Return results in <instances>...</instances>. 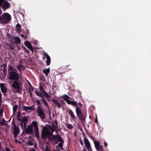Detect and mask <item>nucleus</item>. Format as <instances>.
Listing matches in <instances>:
<instances>
[{"label":"nucleus","mask_w":151,"mask_h":151,"mask_svg":"<svg viewBox=\"0 0 151 151\" xmlns=\"http://www.w3.org/2000/svg\"><path fill=\"white\" fill-rule=\"evenodd\" d=\"M61 98L65 100L68 104L76 107V111L77 116L78 118L81 121L82 123L84 124L86 119V117L81 110V108L83 107V105L80 102L78 103L76 101H70L69 99L72 100H73V99L66 94L62 96Z\"/></svg>","instance_id":"nucleus-1"},{"label":"nucleus","mask_w":151,"mask_h":151,"mask_svg":"<svg viewBox=\"0 0 151 151\" xmlns=\"http://www.w3.org/2000/svg\"><path fill=\"white\" fill-rule=\"evenodd\" d=\"M25 51H26L27 52H28V50L26 48H25Z\"/></svg>","instance_id":"nucleus-60"},{"label":"nucleus","mask_w":151,"mask_h":151,"mask_svg":"<svg viewBox=\"0 0 151 151\" xmlns=\"http://www.w3.org/2000/svg\"><path fill=\"white\" fill-rule=\"evenodd\" d=\"M21 36L22 37H24V35L23 34H21Z\"/></svg>","instance_id":"nucleus-57"},{"label":"nucleus","mask_w":151,"mask_h":151,"mask_svg":"<svg viewBox=\"0 0 151 151\" xmlns=\"http://www.w3.org/2000/svg\"><path fill=\"white\" fill-rule=\"evenodd\" d=\"M37 111L38 116L41 118L42 120L45 119L46 118L45 113L43 110L40 106L37 107Z\"/></svg>","instance_id":"nucleus-7"},{"label":"nucleus","mask_w":151,"mask_h":151,"mask_svg":"<svg viewBox=\"0 0 151 151\" xmlns=\"http://www.w3.org/2000/svg\"><path fill=\"white\" fill-rule=\"evenodd\" d=\"M35 48L34 47H30V48H29V49H30L32 52H33V50Z\"/></svg>","instance_id":"nucleus-44"},{"label":"nucleus","mask_w":151,"mask_h":151,"mask_svg":"<svg viewBox=\"0 0 151 151\" xmlns=\"http://www.w3.org/2000/svg\"><path fill=\"white\" fill-rule=\"evenodd\" d=\"M94 143L96 149V150H98V147L100 145L99 142L97 141H94Z\"/></svg>","instance_id":"nucleus-26"},{"label":"nucleus","mask_w":151,"mask_h":151,"mask_svg":"<svg viewBox=\"0 0 151 151\" xmlns=\"http://www.w3.org/2000/svg\"><path fill=\"white\" fill-rule=\"evenodd\" d=\"M43 53L47 58L46 60V65L47 66H49L50 65L51 62L50 57L47 53L45 52H43Z\"/></svg>","instance_id":"nucleus-16"},{"label":"nucleus","mask_w":151,"mask_h":151,"mask_svg":"<svg viewBox=\"0 0 151 151\" xmlns=\"http://www.w3.org/2000/svg\"><path fill=\"white\" fill-rule=\"evenodd\" d=\"M60 101L61 104H62L64 105H66L65 103L63 100H60Z\"/></svg>","instance_id":"nucleus-35"},{"label":"nucleus","mask_w":151,"mask_h":151,"mask_svg":"<svg viewBox=\"0 0 151 151\" xmlns=\"http://www.w3.org/2000/svg\"><path fill=\"white\" fill-rule=\"evenodd\" d=\"M45 57H43V60H45Z\"/></svg>","instance_id":"nucleus-63"},{"label":"nucleus","mask_w":151,"mask_h":151,"mask_svg":"<svg viewBox=\"0 0 151 151\" xmlns=\"http://www.w3.org/2000/svg\"><path fill=\"white\" fill-rule=\"evenodd\" d=\"M20 130L18 127H17L15 124H14V132L13 134L14 138H16L17 136L19 133Z\"/></svg>","instance_id":"nucleus-13"},{"label":"nucleus","mask_w":151,"mask_h":151,"mask_svg":"<svg viewBox=\"0 0 151 151\" xmlns=\"http://www.w3.org/2000/svg\"><path fill=\"white\" fill-rule=\"evenodd\" d=\"M88 151H92V150L91 148V146H88L87 147H86Z\"/></svg>","instance_id":"nucleus-37"},{"label":"nucleus","mask_w":151,"mask_h":151,"mask_svg":"<svg viewBox=\"0 0 151 151\" xmlns=\"http://www.w3.org/2000/svg\"><path fill=\"white\" fill-rule=\"evenodd\" d=\"M17 67L18 69L19 70L20 73L21 72V69H22L23 70H24L25 69L24 66L23 65H22L20 63H19Z\"/></svg>","instance_id":"nucleus-18"},{"label":"nucleus","mask_w":151,"mask_h":151,"mask_svg":"<svg viewBox=\"0 0 151 151\" xmlns=\"http://www.w3.org/2000/svg\"><path fill=\"white\" fill-rule=\"evenodd\" d=\"M32 127L33 126L34 127V130L38 129V123L36 121L32 122L31 124Z\"/></svg>","instance_id":"nucleus-20"},{"label":"nucleus","mask_w":151,"mask_h":151,"mask_svg":"<svg viewBox=\"0 0 151 151\" xmlns=\"http://www.w3.org/2000/svg\"><path fill=\"white\" fill-rule=\"evenodd\" d=\"M15 142H19V141L17 139H15Z\"/></svg>","instance_id":"nucleus-56"},{"label":"nucleus","mask_w":151,"mask_h":151,"mask_svg":"<svg viewBox=\"0 0 151 151\" xmlns=\"http://www.w3.org/2000/svg\"><path fill=\"white\" fill-rule=\"evenodd\" d=\"M50 68L47 69H44L42 70V72L45 74L46 76H48V74L50 72Z\"/></svg>","instance_id":"nucleus-25"},{"label":"nucleus","mask_w":151,"mask_h":151,"mask_svg":"<svg viewBox=\"0 0 151 151\" xmlns=\"http://www.w3.org/2000/svg\"><path fill=\"white\" fill-rule=\"evenodd\" d=\"M61 129L60 128L58 129H56L55 130V131L56 133H58L59 131Z\"/></svg>","instance_id":"nucleus-45"},{"label":"nucleus","mask_w":151,"mask_h":151,"mask_svg":"<svg viewBox=\"0 0 151 151\" xmlns=\"http://www.w3.org/2000/svg\"><path fill=\"white\" fill-rule=\"evenodd\" d=\"M68 113L70 115L71 117L73 119L76 118V117L74 115L72 110L70 109H69L68 110Z\"/></svg>","instance_id":"nucleus-19"},{"label":"nucleus","mask_w":151,"mask_h":151,"mask_svg":"<svg viewBox=\"0 0 151 151\" xmlns=\"http://www.w3.org/2000/svg\"><path fill=\"white\" fill-rule=\"evenodd\" d=\"M51 101L53 102L54 104L56 105L59 108H60V107H63V106L60 105V103L56 99H52Z\"/></svg>","instance_id":"nucleus-17"},{"label":"nucleus","mask_w":151,"mask_h":151,"mask_svg":"<svg viewBox=\"0 0 151 151\" xmlns=\"http://www.w3.org/2000/svg\"><path fill=\"white\" fill-rule=\"evenodd\" d=\"M67 127L68 129H71L73 127L72 125L70 124H68L67 125Z\"/></svg>","instance_id":"nucleus-33"},{"label":"nucleus","mask_w":151,"mask_h":151,"mask_svg":"<svg viewBox=\"0 0 151 151\" xmlns=\"http://www.w3.org/2000/svg\"><path fill=\"white\" fill-rule=\"evenodd\" d=\"M15 69L11 66L9 65L8 66V72H11L10 71H14Z\"/></svg>","instance_id":"nucleus-30"},{"label":"nucleus","mask_w":151,"mask_h":151,"mask_svg":"<svg viewBox=\"0 0 151 151\" xmlns=\"http://www.w3.org/2000/svg\"><path fill=\"white\" fill-rule=\"evenodd\" d=\"M36 101L37 103V104L39 105L41 104L39 100H36Z\"/></svg>","instance_id":"nucleus-42"},{"label":"nucleus","mask_w":151,"mask_h":151,"mask_svg":"<svg viewBox=\"0 0 151 151\" xmlns=\"http://www.w3.org/2000/svg\"><path fill=\"white\" fill-rule=\"evenodd\" d=\"M45 151H50V149L48 148L47 146L45 147Z\"/></svg>","instance_id":"nucleus-43"},{"label":"nucleus","mask_w":151,"mask_h":151,"mask_svg":"<svg viewBox=\"0 0 151 151\" xmlns=\"http://www.w3.org/2000/svg\"><path fill=\"white\" fill-rule=\"evenodd\" d=\"M18 80H15L14 81H11L13 83L12 85L13 88L12 91L14 92H16L18 93H21L22 91V83L20 81H19Z\"/></svg>","instance_id":"nucleus-3"},{"label":"nucleus","mask_w":151,"mask_h":151,"mask_svg":"<svg viewBox=\"0 0 151 151\" xmlns=\"http://www.w3.org/2000/svg\"><path fill=\"white\" fill-rule=\"evenodd\" d=\"M29 93L30 94V96L31 97H32V92L31 91V90H30L29 91Z\"/></svg>","instance_id":"nucleus-47"},{"label":"nucleus","mask_w":151,"mask_h":151,"mask_svg":"<svg viewBox=\"0 0 151 151\" xmlns=\"http://www.w3.org/2000/svg\"><path fill=\"white\" fill-rule=\"evenodd\" d=\"M39 89L41 92L46 97V99L48 101H49L48 98H50L51 96L49 95L45 90L43 86L42 85H40L39 86Z\"/></svg>","instance_id":"nucleus-10"},{"label":"nucleus","mask_w":151,"mask_h":151,"mask_svg":"<svg viewBox=\"0 0 151 151\" xmlns=\"http://www.w3.org/2000/svg\"><path fill=\"white\" fill-rule=\"evenodd\" d=\"M24 45L28 48H30L32 47L30 42L28 41H26L24 42Z\"/></svg>","instance_id":"nucleus-24"},{"label":"nucleus","mask_w":151,"mask_h":151,"mask_svg":"<svg viewBox=\"0 0 151 151\" xmlns=\"http://www.w3.org/2000/svg\"><path fill=\"white\" fill-rule=\"evenodd\" d=\"M54 141H55L53 143L54 145L57 144L58 143V142H59V141H58V140L56 139Z\"/></svg>","instance_id":"nucleus-39"},{"label":"nucleus","mask_w":151,"mask_h":151,"mask_svg":"<svg viewBox=\"0 0 151 151\" xmlns=\"http://www.w3.org/2000/svg\"><path fill=\"white\" fill-rule=\"evenodd\" d=\"M1 7H0V15H1V14H2V11L1 9Z\"/></svg>","instance_id":"nucleus-53"},{"label":"nucleus","mask_w":151,"mask_h":151,"mask_svg":"<svg viewBox=\"0 0 151 151\" xmlns=\"http://www.w3.org/2000/svg\"><path fill=\"white\" fill-rule=\"evenodd\" d=\"M5 122V120L4 119H3L0 122V125L3 126L4 124V122Z\"/></svg>","instance_id":"nucleus-31"},{"label":"nucleus","mask_w":151,"mask_h":151,"mask_svg":"<svg viewBox=\"0 0 151 151\" xmlns=\"http://www.w3.org/2000/svg\"><path fill=\"white\" fill-rule=\"evenodd\" d=\"M4 68H6V63H4L3 64Z\"/></svg>","instance_id":"nucleus-49"},{"label":"nucleus","mask_w":151,"mask_h":151,"mask_svg":"<svg viewBox=\"0 0 151 151\" xmlns=\"http://www.w3.org/2000/svg\"><path fill=\"white\" fill-rule=\"evenodd\" d=\"M55 124L56 125H58V122L56 120H55Z\"/></svg>","instance_id":"nucleus-54"},{"label":"nucleus","mask_w":151,"mask_h":151,"mask_svg":"<svg viewBox=\"0 0 151 151\" xmlns=\"http://www.w3.org/2000/svg\"><path fill=\"white\" fill-rule=\"evenodd\" d=\"M26 144L29 146H32L33 145V142L30 141L27 142Z\"/></svg>","instance_id":"nucleus-32"},{"label":"nucleus","mask_w":151,"mask_h":151,"mask_svg":"<svg viewBox=\"0 0 151 151\" xmlns=\"http://www.w3.org/2000/svg\"><path fill=\"white\" fill-rule=\"evenodd\" d=\"M21 116V112L20 111H18L17 113V120L19 121H20V117Z\"/></svg>","instance_id":"nucleus-28"},{"label":"nucleus","mask_w":151,"mask_h":151,"mask_svg":"<svg viewBox=\"0 0 151 151\" xmlns=\"http://www.w3.org/2000/svg\"><path fill=\"white\" fill-rule=\"evenodd\" d=\"M11 16L8 13H4L2 16L1 23L6 24L8 23L11 20Z\"/></svg>","instance_id":"nucleus-6"},{"label":"nucleus","mask_w":151,"mask_h":151,"mask_svg":"<svg viewBox=\"0 0 151 151\" xmlns=\"http://www.w3.org/2000/svg\"><path fill=\"white\" fill-rule=\"evenodd\" d=\"M3 72L5 75H6L7 73V69L6 68H4L3 70Z\"/></svg>","instance_id":"nucleus-36"},{"label":"nucleus","mask_w":151,"mask_h":151,"mask_svg":"<svg viewBox=\"0 0 151 151\" xmlns=\"http://www.w3.org/2000/svg\"><path fill=\"white\" fill-rule=\"evenodd\" d=\"M5 0H0V7H1L2 6L3 3Z\"/></svg>","instance_id":"nucleus-40"},{"label":"nucleus","mask_w":151,"mask_h":151,"mask_svg":"<svg viewBox=\"0 0 151 151\" xmlns=\"http://www.w3.org/2000/svg\"><path fill=\"white\" fill-rule=\"evenodd\" d=\"M52 127L55 129V130L57 129L58 128V125H55L54 124H53L52 125Z\"/></svg>","instance_id":"nucleus-34"},{"label":"nucleus","mask_w":151,"mask_h":151,"mask_svg":"<svg viewBox=\"0 0 151 151\" xmlns=\"http://www.w3.org/2000/svg\"><path fill=\"white\" fill-rule=\"evenodd\" d=\"M14 39L15 43L16 44H20L21 42V41L19 38L18 37H14Z\"/></svg>","instance_id":"nucleus-27"},{"label":"nucleus","mask_w":151,"mask_h":151,"mask_svg":"<svg viewBox=\"0 0 151 151\" xmlns=\"http://www.w3.org/2000/svg\"><path fill=\"white\" fill-rule=\"evenodd\" d=\"M40 80H42L43 81H45V78L44 76H41L40 77Z\"/></svg>","instance_id":"nucleus-38"},{"label":"nucleus","mask_w":151,"mask_h":151,"mask_svg":"<svg viewBox=\"0 0 151 151\" xmlns=\"http://www.w3.org/2000/svg\"><path fill=\"white\" fill-rule=\"evenodd\" d=\"M30 90H31V91H34V89L33 88V87H32V88L30 89Z\"/></svg>","instance_id":"nucleus-55"},{"label":"nucleus","mask_w":151,"mask_h":151,"mask_svg":"<svg viewBox=\"0 0 151 151\" xmlns=\"http://www.w3.org/2000/svg\"><path fill=\"white\" fill-rule=\"evenodd\" d=\"M34 131L35 133V136L36 138L39 139H40V135L39 133V129H36L34 130Z\"/></svg>","instance_id":"nucleus-23"},{"label":"nucleus","mask_w":151,"mask_h":151,"mask_svg":"<svg viewBox=\"0 0 151 151\" xmlns=\"http://www.w3.org/2000/svg\"><path fill=\"white\" fill-rule=\"evenodd\" d=\"M18 108V105L17 104L15 105L13 107V114L17 112V110Z\"/></svg>","instance_id":"nucleus-29"},{"label":"nucleus","mask_w":151,"mask_h":151,"mask_svg":"<svg viewBox=\"0 0 151 151\" xmlns=\"http://www.w3.org/2000/svg\"><path fill=\"white\" fill-rule=\"evenodd\" d=\"M96 118L95 120V122L97 123V124H98V119H97V116L96 115Z\"/></svg>","instance_id":"nucleus-46"},{"label":"nucleus","mask_w":151,"mask_h":151,"mask_svg":"<svg viewBox=\"0 0 151 151\" xmlns=\"http://www.w3.org/2000/svg\"><path fill=\"white\" fill-rule=\"evenodd\" d=\"M104 145L105 147H106L107 146V143L105 141L104 142Z\"/></svg>","instance_id":"nucleus-50"},{"label":"nucleus","mask_w":151,"mask_h":151,"mask_svg":"<svg viewBox=\"0 0 151 151\" xmlns=\"http://www.w3.org/2000/svg\"><path fill=\"white\" fill-rule=\"evenodd\" d=\"M21 122L20 126L21 128L22 129H25L27 127V123L28 122V119L26 116L23 117L22 119H20Z\"/></svg>","instance_id":"nucleus-9"},{"label":"nucleus","mask_w":151,"mask_h":151,"mask_svg":"<svg viewBox=\"0 0 151 151\" xmlns=\"http://www.w3.org/2000/svg\"><path fill=\"white\" fill-rule=\"evenodd\" d=\"M80 143L82 145H83V142L81 139H80Z\"/></svg>","instance_id":"nucleus-52"},{"label":"nucleus","mask_w":151,"mask_h":151,"mask_svg":"<svg viewBox=\"0 0 151 151\" xmlns=\"http://www.w3.org/2000/svg\"><path fill=\"white\" fill-rule=\"evenodd\" d=\"M98 150H103V146L101 145H99V146L98 147Z\"/></svg>","instance_id":"nucleus-41"},{"label":"nucleus","mask_w":151,"mask_h":151,"mask_svg":"<svg viewBox=\"0 0 151 151\" xmlns=\"http://www.w3.org/2000/svg\"><path fill=\"white\" fill-rule=\"evenodd\" d=\"M83 151H87V150L85 148H84L83 150Z\"/></svg>","instance_id":"nucleus-58"},{"label":"nucleus","mask_w":151,"mask_h":151,"mask_svg":"<svg viewBox=\"0 0 151 151\" xmlns=\"http://www.w3.org/2000/svg\"><path fill=\"white\" fill-rule=\"evenodd\" d=\"M10 7V4L7 1L5 0L1 6V7L4 11H5L7 9L9 8Z\"/></svg>","instance_id":"nucleus-11"},{"label":"nucleus","mask_w":151,"mask_h":151,"mask_svg":"<svg viewBox=\"0 0 151 151\" xmlns=\"http://www.w3.org/2000/svg\"><path fill=\"white\" fill-rule=\"evenodd\" d=\"M56 139H57V140H58V141L60 142L58 144V146L61 149L63 150V147L64 144V141L59 134H57L56 136L53 135L52 138L51 139V141L49 142H53L54 141L56 140Z\"/></svg>","instance_id":"nucleus-4"},{"label":"nucleus","mask_w":151,"mask_h":151,"mask_svg":"<svg viewBox=\"0 0 151 151\" xmlns=\"http://www.w3.org/2000/svg\"><path fill=\"white\" fill-rule=\"evenodd\" d=\"M0 87L1 92L4 93H6L7 92V88L5 87V85L3 83H0Z\"/></svg>","instance_id":"nucleus-15"},{"label":"nucleus","mask_w":151,"mask_h":151,"mask_svg":"<svg viewBox=\"0 0 151 151\" xmlns=\"http://www.w3.org/2000/svg\"><path fill=\"white\" fill-rule=\"evenodd\" d=\"M16 28L15 30L16 32H20L21 31V26L19 24H17L16 25Z\"/></svg>","instance_id":"nucleus-21"},{"label":"nucleus","mask_w":151,"mask_h":151,"mask_svg":"<svg viewBox=\"0 0 151 151\" xmlns=\"http://www.w3.org/2000/svg\"><path fill=\"white\" fill-rule=\"evenodd\" d=\"M22 107L23 108V111H25L29 113L31 111H29V110H31L33 111L34 110V109L32 106H22Z\"/></svg>","instance_id":"nucleus-14"},{"label":"nucleus","mask_w":151,"mask_h":151,"mask_svg":"<svg viewBox=\"0 0 151 151\" xmlns=\"http://www.w3.org/2000/svg\"><path fill=\"white\" fill-rule=\"evenodd\" d=\"M84 142L86 147L91 146L90 144L88 139L85 137L84 139Z\"/></svg>","instance_id":"nucleus-22"},{"label":"nucleus","mask_w":151,"mask_h":151,"mask_svg":"<svg viewBox=\"0 0 151 151\" xmlns=\"http://www.w3.org/2000/svg\"><path fill=\"white\" fill-rule=\"evenodd\" d=\"M25 133L28 134H32L33 133V127L32 124L28 125L25 129Z\"/></svg>","instance_id":"nucleus-12"},{"label":"nucleus","mask_w":151,"mask_h":151,"mask_svg":"<svg viewBox=\"0 0 151 151\" xmlns=\"http://www.w3.org/2000/svg\"><path fill=\"white\" fill-rule=\"evenodd\" d=\"M29 86H30L31 87H32V85H31V84L30 83H29Z\"/></svg>","instance_id":"nucleus-61"},{"label":"nucleus","mask_w":151,"mask_h":151,"mask_svg":"<svg viewBox=\"0 0 151 151\" xmlns=\"http://www.w3.org/2000/svg\"><path fill=\"white\" fill-rule=\"evenodd\" d=\"M8 78L12 80H18L19 79V74L18 72L15 71H11L8 73Z\"/></svg>","instance_id":"nucleus-5"},{"label":"nucleus","mask_w":151,"mask_h":151,"mask_svg":"<svg viewBox=\"0 0 151 151\" xmlns=\"http://www.w3.org/2000/svg\"><path fill=\"white\" fill-rule=\"evenodd\" d=\"M50 129L51 131L48 130L47 127L43 128L41 131V137L43 139H46L47 138L49 142L52 138L53 135L55 136L53 134V133L55 131V129L50 126Z\"/></svg>","instance_id":"nucleus-2"},{"label":"nucleus","mask_w":151,"mask_h":151,"mask_svg":"<svg viewBox=\"0 0 151 151\" xmlns=\"http://www.w3.org/2000/svg\"><path fill=\"white\" fill-rule=\"evenodd\" d=\"M98 151H103V150H97Z\"/></svg>","instance_id":"nucleus-59"},{"label":"nucleus","mask_w":151,"mask_h":151,"mask_svg":"<svg viewBox=\"0 0 151 151\" xmlns=\"http://www.w3.org/2000/svg\"><path fill=\"white\" fill-rule=\"evenodd\" d=\"M26 30H27L26 34L27 35L29 34V32L28 29H26Z\"/></svg>","instance_id":"nucleus-51"},{"label":"nucleus","mask_w":151,"mask_h":151,"mask_svg":"<svg viewBox=\"0 0 151 151\" xmlns=\"http://www.w3.org/2000/svg\"><path fill=\"white\" fill-rule=\"evenodd\" d=\"M52 82H53V85H54V82H55L54 81V80L52 81Z\"/></svg>","instance_id":"nucleus-62"},{"label":"nucleus","mask_w":151,"mask_h":151,"mask_svg":"<svg viewBox=\"0 0 151 151\" xmlns=\"http://www.w3.org/2000/svg\"><path fill=\"white\" fill-rule=\"evenodd\" d=\"M32 151H36L35 149H33L32 150Z\"/></svg>","instance_id":"nucleus-64"},{"label":"nucleus","mask_w":151,"mask_h":151,"mask_svg":"<svg viewBox=\"0 0 151 151\" xmlns=\"http://www.w3.org/2000/svg\"><path fill=\"white\" fill-rule=\"evenodd\" d=\"M6 151H11L7 147H5Z\"/></svg>","instance_id":"nucleus-48"},{"label":"nucleus","mask_w":151,"mask_h":151,"mask_svg":"<svg viewBox=\"0 0 151 151\" xmlns=\"http://www.w3.org/2000/svg\"><path fill=\"white\" fill-rule=\"evenodd\" d=\"M35 93L37 96L41 98L40 99V100L43 103V105L48 108L49 107V105L46 101L44 99V96L40 92L37 91H35Z\"/></svg>","instance_id":"nucleus-8"}]
</instances>
